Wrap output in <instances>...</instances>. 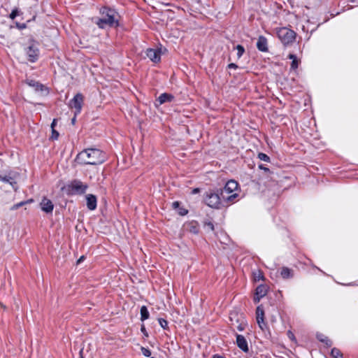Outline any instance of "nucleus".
Returning a JSON list of instances; mask_svg holds the SVG:
<instances>
[{
  "instance_id": "obj_1",
  "label": "nucleus",
  "mask_w": 358,
  "mask_h": 358,
  "mask_svg": "<svg viewBox=\"0 0 358 358\" xmlns=\"http://www.w3.org/2000/svg\"><path fill=\"white\" fill-rule=\"evenodd\" d=\"M106 160L105 154L99 149L87 148L79 152L76 161L80 164L97 165Z\"/></svg>"
},
{
  "instance_id": "obj_2",
  "label": "nucleus",
  "mask_w": 358,
  "mask_h": 358,
  "mask_svg": "<svg viewBox=\"0 0 358 358\" xmlns=\"http://www.w3.org/2000/svg\"><path fill=\"white\" fill-rule=\"evenodd\" d=\"M100 17L94 19V23L101 29L118 26L117 13L113 9L103 7L100 10Z\"/></svg>"
},
{
  "instance_id": "obj_3",
  "label": "nucleus",
  "mask_w": 358,
  "mask_h": 358,
  "mask_svg": "<svg viewBox=\"0 0 358 358\" xmlns=\"http://www.w3.org/2000/svg\"><path fill=\"white\" fill-rule=\"evenodd\" d=\"M205 203L210 207L213 208H220L222 206V196L220 190L216 192L210 190L206 193Z\"/></svg>"
},
{
  "instance_id": "obj_4",
  "label": "nucleus",
  "mask_w": 358,
  "mask_h": 358,
  "mask_svg": "<svg viewBox=\"0 0 358 358\" xmlns=\"http://www.w3.org/2000/svg\"><path fill=\"white\" fill-rule=\"evenodd\" d=\"M88 188V185L86 183L83 182L78 180H72L67 186L66 190L69 195L75 194H83L85 193Z\"/></svg>"
},
{
  "instance_id": "obj_5",
  "label": "nucleus",
  "mask_w": 358,
  "mask_h": 358,
  "mask_svg": "<svg viewBox=\"0 0 358 358\" xmlns=\"http://www.w3.org/2000/svg\"><path fill=\"white\" fill-rule=\"evenodd\" d=\"M277 35L284 45L293 43L296 38V33L287 27L280 28L277 31Z\"/></svg>"
},
{
  "instance_id": "obj_6",
  "label": "nucleus",
  "mask_w": 358,
  "mask_h": 358,
  "mask_svg": "<svg viewBox=\"0 0 358 358\" xmlns=\"http://www.w3.org/2000/svg\"><path fill=\"white\" fill-rule=\"evenodd\" d=\"M229 320L231 327L234 329H237L238 331H242L247 326L244 317L241 315H238L236 313H231Z\"/></svg>"
},
{
  "instance_id": "obj_7",
  "label": "nucleus",
  "mask_w": 358,
  "mask_h": 358,
  "mask_svg": "<svg viewBox=\"0 0 358 358\" xmlns=\"http://www.w3.org/2000/svg\"><path fill=\"white\" fill-rule=\"evenodd\" d=\"M84 97L80 93H78L73 99L70 101L69 107L75 109V115H77L80 113Z\"/></svg>"
},
{
  "instance_id": "obj_8",
  "label": "nucleus",
  "mask_w": 358,
  "mask_h": 358,
  "mask_svg": "<svg viewBox=\"0 0 358 358\" xmlns=\"http://www.w3.org/2000/svg\"><path fill=\"white\" fill-rule=\"evenodd\" d=\"M17 176L18 175L17 173H9L4 176L0 175V181L5 184L10 185L13 189L16 191L18 188L17 182Z\"/></svg>"
},
{
  "instance_id": "obj_9",
  "label": "nucleus",
  "mask_w": 358,
  "mask_h": 358,
  "mask_svg": "<svg viewBox=\"0 0 358 358\" xmlns=\"http://www.w3.org/2000/svg\"><path fill=\"white\" fill-rule=\"evenodd\" d=\"M257 322L262 330H264L266 324L264 322V311L262 306H259L256 310Z\"/></svg>"
},
{
  "instance_id": "obj_10",
  "label": "nucleus",
  "mask_w": 358,
  "mask_h": 358,
  "mask_svg": "<svg viewBox=\"0 0 358 358\" xmlns=\"http://www.w3.org/2000/svg\"><path fill=\"white\" fill-rule=\"evenodd\" d=\"M238 188V184L234 180H229L224 187L220 190V193L223 192V194H231Z\"/></svg>"
},
{
  "instance_id": "obj_11",
  "label": "nucleus",
  "mask_w": 358,
  "mask_h": 358,
  "mask_svg": "<svg viewBox=\"0 0 358 358\" xmlns=\"http://www.w3.org/2000/svg\"><path fill=\"white\" fill-rule=\"evenodd\" d=\"M40 206L41 210L46 213H51L54 208L52 202L45 197L42 199L41 202L40 203Z\"/></svg>"
},
{
  "instance_id": "obj_12",
  "label": "nucleus",
  "mask_w": 358,
  "mask_h": 358,
  "mask_svg": "<svg viewBox=\"0 0 358 358\" xmlns=\"http://www.w3.org/2000/svg\"><path fill=\"white\" fill-rule=\"evenodd\" d=\"M266 287L263 285H259L255 290V294L254 296L255 303H258L260 301V299L266 294Z\"/></svg>"
},
{
  "instance_id": "obj_13",
  "label": "nucleus",
  "mask_w": 358,
  "mask_h": 358,
  "mask_svg": "<svg viewBox=\"0 0 358 358\" xmlns=\"http://www.w3.org/2000/svg\"><path fill=\"white\" fill-rule=\"evenodd\" d=\"M147 57L153 62H159L161 59V52L156 49H148Z\"/></svg>"
},
{
  "instance_id": "obj_14",
  "label": "nucleus",
  "mask_w": 358,
  "mask_h": 358,
  "mask_svg": "<svg viewBox=\"0 0 358 358\" xmlns=\"http://www.w3.org/2000/svg\"><path fill=\"white\" fill-rule=\"evenodd\" d=\"M27 54L28 55L29 60L31 62H34L38 56V49L36 45H31L27 48Z\"/></svg>"
},
{
  "instance_id": "obj_15",
  "label": "nucleus",
  "mask_w": 358,
  "mask_h": 358,
  "mask_svg": "<svg viewBox=\"0 0 358 358\" xmlns=\"http://www.w3.org/2000/svg\"><path fill=\"white\" fill-rule=\"evenodd\" d=\"M236 344L238 347L241 349L243 352H248L249 350L248 342L245 338L239 334H236Z\"/></svg>"
},
{
  "instance_id": "obj_16",
  "label": "nucleus",
  "mask_w": 358,
  "mask_h": 358,
  "mask_svg": "<svg viewBox=\"0 0 358 358\" xmlns=\"http://www.w3.org/2000/svg\"><path fill=\"white\" fill-rule=\"evenodd\" d=\"M257 48L259 50H260L262 52H267L268 51L267 40L264 36H260L258 38V40L257 42Z\"/></svg>"
},
{
  "instance_id": "obj_17",
  "label": "nucleus",
  "mask_w": 358,
  "mask_h": 358,
  "mask_svg": "<svg viewBox=\"0 0 358 358\" xmlns=\"http://www.w3.org/2000/svg\"><path fill=\"white\" fill-rule=\"evenodd\" d=\"M87 206L90 210H93L96 208V197L93 194H87L86 196Z\"/></svg>"
},
{
  "instance_id": "obj_18",
  "label": "nucleus",
  "mask_w": 358,
  "mask_h": 358,
  "mask_svg": "<svg viewBox=\"0 0 358 358\" xmlns=\"http://www.w3.org/2000/svg\"><path fill=\"white\" fill-rule=\"evenodd\" d=\"M187 230L192 234H196L199 231V226L197 222L191 221L185 224Z\"/></svg>"
},
{
  "instance_id": "obj_19",
  "label": "nucleus",
  "mask_w": 358,
  "mask_h": 358,
  "mask_svg": "<svg viewBox=\"0 0 358 358\" xmlns=\"http://www.w3.org/2000/svg\"><path fill=\"white\" fill-rule=\"evenodd\" d=\"M174 96L168 93H163L160 94V96L157 98V102H158L159 105H162L166 102H171L173 100Z\"/></svg>"
},
{
  "instance_id": "obj_20",
  "label": "nucleus",
  "mask_w": 358,
  "mask_h": 358,
  "mask_svg": "<svg viewBox=\"0 0 358 358\" xmlns=\"http://www.w3.org/2000/svg\"><path fill=\"white\" fill-rule=\"evenodd\" d=\"M172 207L173 209L177 210L178 214L180 215H185L188 213L187 210L182 207H180V203L178 201L173 202Z\"/></svg>"
},
{
  "instance_id": "obj_21",
  "label": "nucleus",
  "mask_w": 358,
  "mask_h": 358,
  "mask_svg": "<svg viewBox=\"0 0 358 358\" xmlns=\"http://www.w3.org/2000/svg\"><path fill=\"white\" fill-rule=\"evenodd\" d=\"M280 275L284 279L290 278L293 277V271L287 267H282Z\"/></svg>"
},
{
  "instance_id": "obj_22",
  "label": "nucleus",
  "mask_w": 358,
  "mask_h": 358,
  "mask_svg": "<svg viewBox=\"0 0 358 358\" xmlns=\"http://www.w3.org/2000/svg\"><path fill=\"white\" fill-rule=\"evenodd\" d=\"M288 58L292 59L291 69L295 70L298 68L300 61L297 59L295 55L289 54Z\"/></svg>"
},
{
  "instance_id": "obj_23",
  "label": "nucleus",
  "mask_w": 358,
  "mask_h": 358,
  "mask_svg": "<svg viewBox=\"0 0 358 358\" xmlns=\"http://www.w3.org/2000/svg\"><path fill=\"white\" fill-rule=\"evenodd\" d=\"M220 194L222 200L226 202H233L234 200L238 196V194L236 193H231L229 194L230 195L226 196L225 194H223V192H222Z\"/></svg>"
},
{
  "instance_id": "obj_24",
  "label": "nucleus",
  "mask_w": 358,
  "mask_h": 358,
  "mask_svg": "<svg viewBox=\"0 0 358 358\" xmlns=\"http://www.w3.org/2000/svg\"><path fill=\"white\" fill-rule=\"evenodd\" d=\"M148 317H149L148 310L146 306H143L141 308V320L142 321H144V320L148 319Z\"/></svg>"
},
{
  "instance_id": "obj_25",
  "label": "nucleus",
  "mask_w": 358,
  "mask_h": 358,
  "mask_svg": "<svg viewBox=\"0 0 358 358\" xmlns=\"http://www.w3.org/2000/svg\"><path fill=\"white\" fill-rule=\"evenodd\" d=\"M317 339L325 343L327 346H331L332 345L331 341H330L327 337L324 336V335L320 334L317 336Z\"/></svg>"
},
{
  "instance_id": "obj_26",
  "label": "nucleus",
  "mask_w": 358,
  "mask_h": 358,
  "mask_svg": "<svg viewBox=\"0 0 358 358\" xmlns=\"http://www.w3.org/2000/svg\"><path fill=\"white\" fill-rule=\"evenodd\" d=\"M331 355L334 358H343V354L341 353V350L336 348L331 350Z\"/></svg>"
},
{
  "instance_id": "obj_27",
  "label": "nucleus",
  "mask_w": 358,
  "mask_h": 358,
  "mask_svg": "<svg viewBox=\"0 0 358 358\" xmlns=\"http://www.w3.org/2000/svg\"><path fill=\"white\" fill-rule=\"evenodd\" d=\"M236 49L237 50V57L240 58L243 55L245 49L241 45H236Z\"/></svg>"
},
{
  "instance_id": "obj_28",
  "label": "nucleus",
  "mask_w": 358,
  "mask_h": 358,
  "mask_svg": "<svg viewBox=\"0 0 358 358\" xmlns=\"http://www.w3.org/2000/svg\"><path fill=\"white\" fill-rule=\"evenodd\" d=\"M31 201H32V200L31 199V200H29V201H22V202H20V203H17V204L13 205V206L10 208V210H16V209H17L18 208H20V207H21V206H24V204H26V203H29V202H31Z\"/></svg>"
},
{
  "instance_id": "obj_29",
  "label": "nucleus",
  "mask_w": 358,
  "mask_h": 358,
  "mask_svg": "<svg viewBox=\"0 0 358 358\" xmlns=\"http://www.w3.org/2000/svg\"><path fill=\"white\" fill-rule=\"evenodd\" d=\"M141 352L142 354L145 356V357H150L151 355V352L149 349L148 348H145L144 347H141Z\"/></svg>"
},
{
  "instance_id": "obj_30",
  "label": "nucleus",
  "mask_w": 358,
  "mask_h": 358,
  "mask_svg": "<svg viewBox=\"0 0 358 358\" xmlns=\"http://www.w3.org/2000/svg\"><path fill=\"white\" fill-rule=\"evenodd\" d=\"M258 157L261 160L264 161V162H269V160H270L269 157L267 155L262 153V152L259 153Z\"/></svg>"
},
{
  "instance_id": "obj_31",
  "label": "nucleus",
  "mask_w": 358,
  "mask_h": 358,
  "mask_svg": "<svg viewBox=\"0 0 358 358\" xmlns=\"http://www.w3.org/2000/svg\"><path fill=\"white\" fill-rule=\"evenodd\" d=\"M159 323L160 324V326L163 328V329H166L167 327H168V322L166 320L164 319H162V318H159Z\"/></svg>"
},
{
  "instance_id": "obj_32",
  "label": "nucleus",
  "mask_w": 358,
  "mask_h": 358,
  "mask_svg": "<svg viewBox=\"0 0 358 358\" xmlns=\"http://www.w3.org/2000/svg\"><path fill=\"white\" fill-rule=\"evenodd\" d=\"M59 137V133L55 129H52V136H51V138L52 140H57Z\"/></svg>"
},
{
  "instance_id": "obj_33",
  "label": "nucleus",
  "mask_w": 358,
  "mask_h": 358,
  "mask_svg": "<svg viewBox=\"0 0 358 358\" xmlns=\"http://www.w3.org/2000/svg\"><path fill=\"white\" fill-rule=\"evenodd\" d=\"M205 227L210 231H214V224L211 222H206L204 224Z\"/></svg>"
},
{
  "instance_id": "obj_34",
  "label": "nucleus",
  "mask_w": 358,
  "mask_h": 358,
  "mask_svg": "<svg viewBox=\"0 0 358 358\" xmlns=\"http://www.w3.org/2000/svg\"><path fill=\"white\" fill-rule=\"evenodd\" d=\"M29 84V85H31L34 87L36 86V90H38V87H40L41 89L43 87L41 85H39L38 83H35L34 81H31Z\"/></svg>"
},
{
  "instance_id": "obj_35",
  "label": "nucleus",
  "mask_w": 358,
  "mask_h": 358,
  "mask_svg": "<svg viewBox=\"0 0 358 358\" xmlns=\"http://www.w3.org/2000/svg\"><path fill=\"white\" fill-rule=\"evenodd\" d=\"M17 13L18 12L17 10H13L10 14V17L13 20L17 15Z\"/></svg>"
},
{
  "instance_id": "obj_36",
  "label": "nucleus",
  "mask_w": 358,
  "mask_h": 358,
  "mask_svg": "<svg viewBox=\"0 0 358 358\" xmlns=\"http://www.w3.org/2000/svg\"><path fill=\"white\" fill-rule=\"evenodd\" d=\"M259 168L260 169L264 170L265 172H269V169H268V168H266V167L264 166L262 164H260V165L259 166Z\"/></svg>"
},
{
  "instance_id": "obj_37",
  "label": "nucleus",
  "mask_w": 358,
  "mask_h": 358,
  "mask_svg": "<svg viewBox=\"0 0 358 358\" xmlns=\"http://www.w3.org/2000/svg\"><path fill=\"white\" fill-rule=\"evenodd\" d=\"M237 65L234 63H231L228 65L229 69H237Z\"/></svg>"
},
{
  "instance_id": "obj_38",
  "label": "nucleus",
  "mask_w": 358,
  "mask_h": 358,
  "mask_svg": "<svg viewBox=\"0 0 358 358\" xmlns=\"http://www.w3.org/2000/svg\"><path fill=\"white\" fill-rule=\"evenodd\" d=\"M56 123H57V119H54L52 122V124H51V129H55Z\"/></svg>"
},
{
  "instance_id": "obj_39",
  "label": "nucleus",
  "mask_w": 358,
  "mask_h": 358,
  "mask_svg": "<svg viewBox=\"0 0 358 358\" xmlns=\"http://www.w3.org/2000/svg\"><path fill=\"white\" fill-rule=\"evenodd\" d=\"M85 259V256H81L77 261V264L81 263Z\"/></svg>"
},
{
  "instance_id": "obj_40",
  "label": "nucleus",
  "mask_w": 358,
  "mask_h": 358,
  "mask_svg": "<svg viewBox=\"0 0 358 358\" xmlns=\"http://www.w3.org/2000/svg\"><path fill=\"white\" fill-rule=\"evenodd\" d=\"M212 358H225L223 356L219 355H215L212 357Z\"/></svg>"
},
{
  "instance_id": "obj_41",
  "label": "nucleus",
  "mask_w": 358,
  "mask_h": 358,
  "mask_svg": "<svg viewBox=\"0 0 358 358\" xmlns=\"http://www.w3.org/2000/svg\"><path fill=\"white\" fill-rule=\"evenodd\" d=\"M141 331L143 332V334L145 335V336H148V334H146V331H145V327H141Z\"/></svg>"
},
{
  "instance_id": "obj_42",
  "label": "nucleus",
  "mask_w": 358,
  "mask_h": 358,
  "mask_svg": "<svg viewBox=\"0 0 358 358\" xmlns=\"http://www.w3.org/2000/svg\"><path fill=\"white\" fill-rule=\"evenodd\" d=\"M76 115H74V117H73L72 118V120H71V123H72L73 124H75V122H76Z\"/></svg>"
},
{
  "instance_id": "obj_43",
  "label": "nucleus",
  "mask_w": 358,
  "mask_h": 358,
  "mask_svg": "<svg viewBox=\"0 0 358 358\" xmlns=\"http://www.w3.org/2000/svg\"><path fill=\"white\" fill-rule=\"evenodd\" d=\"M199 192V189L196 188V189H193L192 193L196 194V193H198Z\"/></svg>"
},
{
  "instance_id": "obj_44",
  "label": "nucleus",
  "mask_w": 358,
  "mask_h": 358,
  "mask_svg": "<svg viewBox=\"0 0 358 358\" xmlns=\"http://www.w3.org/2000/svg\"><path fill=\"white\" fill-rule=\"evenodd\" d=\"M0 307H1V308H3V310H6V306H4V305H3V303H1V302H0Z\"/></svg>"
},
{
  "instance_id": "obj_45",
  "label": "nucleus",
  "mask_w": 358,
  "mask_h": 358,
  "mask_svg": "<svg viewBox=\"0 0 358 358\" xmlns=\"http://www.w3.org/2000/svg\"><path fill=\"white\" fill-rule=\"evenodd\" d=\"M288 334L290 338H292L294 337V335L292 334V332L289 331Z\"/></svg>"
},
{
  "instance_id": "obj_46",
  "label": "nucleus",
  "mask_w": 358,
  "mask_h": 358,
  "mask_svg": "<svg viewBox=\"0 0 358 358\" xmlns=\"http://www.w3.org/2000/svg\"><path fill=\"white\" fill-rule=\"evenodd\" d=\"M82 353H83V349L80 351V358H83Z\"/></svg>"
},
{
  "instance_id": "obj_47",
  "label": "nucleus",
  "mask_w": 358,
  "mask_h": 358,
  "mask_svg": "<svg viewBox=\"0 0 358 358\" xmlns=\"http://www.w3.org/2000/svg\"><path fill=\"white\" fill-rule=\"evenodd\" d=\"M19 27H20V28H24V27H25V25H24V24H23V25H20V26H19Z\"/></svg>"
},
{
  "instance_id": "obj_48",
  "label": "nucleus",
  "mask_w": 358,
  "mask_h": 358,
  "mask_svg": "<svg viewBox=\"0 0 358 358\" xmlns=\"http://www.w3.org/2000/svg\"><path fill=\"white\" fill-rule=\"evenodd\" d=\"M0 38H3L4 37H3V36L0 35Z\"/></svg>"
},
{
  "instance_id": "obj_49",
  "label": "nucleus",
  "mask_w": 358,
  "mask_h": 358,
  "mask_svg": "<svg viewBox=\"0 0 358 358\" xmlns=\"http://www.w3.org/2000/svg\"><path fill=\"white\" fill-rule=\"evenodd\" d=\"M150 358H155V357H150Z\"/></svg>"
}]
</instances>
